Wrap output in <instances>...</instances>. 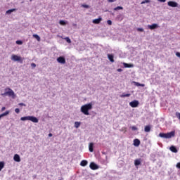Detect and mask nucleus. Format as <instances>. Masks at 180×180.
Masks as SVG:
<instances>
[{"label": "nucleus", "instance_id": "nucleus-1", "mask_svg": "<svg viewBox=\"0 0 180 180\" xmlns=\"http://www.w3.org/2000/svg\"><path fill=\"white\" fill-rule=\"evenodd\" d=\"M92 110V103H91L83 105L80 108L82 113L86 116H89V110Z\"/></svg>", "mask_w": 180, "mask_h": 180}, {"label": "nucleus", "instance_id": "nucleus-2", "mask_svg": "<svg viewBox=\"0 0 180 180\" xmlns=\"http://www.w3.org/2000/svg\"><path fill=\"white\" fill-rule=\"evenodd\" d=\"M1 96H12L15 98V92L11 88L7 87L5 89V92L1 94Z\"/></svg>", "mask_w": 180, "mask_h": 180}, {"label": "nucleus", "instance_id": "nucleus-3", "mask_svg": "<svg viewBox=\"0 0 180 180\" xmlns=\"http://www.w3.org/2000/svg\"><path fill=\"white\" fill-rule=\"evenodd\" d=\"M159 136L162 137L163 139H171L172 137H174L175 136V131H172L168 132L167 134L160 133L159 134Z\"/></svg>", "mask_w": 180, "mask_h": 180}, {"label": "nucleus", "instance_id": "nucleus-4", "mask_svg": "<svg viewBox=\"0 0 180 180\" xmlns=\"http://www.w3.org/2000/svg\"><path fill=\"white\" fill-rule=\"evenodd\" d=\"M20 120H22V122H25V120H30L33 123H39V119L33 116L22 117L20 118Z\"/></svg>", "mask_w": 180, "mask_h": 180}, {"label": "nucleus", "instance_id": "nucleus-5", "mask_svg": "<svg viewBox=\"0 0 180 180\" xmlns=\"http://www.w3.org/2000/svg\"><path fill=\"white\" fill-rule=\"evenodd\" d=\"M11 60L12 61H18L20 64H23V59L18 55L13 54L11 56Z\"/></svg>", "mask_w": 180, "mask_h": 180}, {"label": "nucleus", "instance_id": "nucleus-6", "mask_svg": "<svg viewBox=\"0 0 180 180\" xmlns=\"http://www.w3.org/2000/svg\"><path fill=\"white\" fill-rule=\"evenodd\" d=\"M91 169H92L93 171H95L96 169H99V166H98V165L95 164V162H91L90 163V165H89Z\"/></svg>", "mask_w": 180, "mask_h": 180}, {"label": "nucleus", "instance_id": "nucleus-7", "mask_svg": "<svg viewBox=\"0 0 180 180\" xmlns=\"http://www.w3.org/2000/svg\"><path fill=\"white\" fill-rule=\"evenodd\" d=\"M168 6H170L171 8H176L178 7V3L172 1H169L167 2Z\"/></svg>", "mask_w": 180, "mask_h": 180}, {"label": "nucleus", "instance_id": "nucleus-8", "mask_svg": "<svg viewBox=\"0 0 180 180\" xmlns=\"http://www.w3.org/2000/svg\"><path fill=\"white\" fill-rule=\"evenodd\" d=\"M139 101L136 100H134L131 102L129 103V105L131 106V108H137V106H139Z\"/></svg>", "mask_w": 180, "mask_h": 180}, {"label": "nucleus", "instance_id": "nucleus-9", "mask_svg": "<svg viewBox=\"0 0 180 180\" xmlns=\"http://www.w3.org/2000/svg\"><path fill=\"white\" fill-rule=\"evenodd\" d=\"M57 61L58 63H59L60 64H65V58L63 57V56H60L57 58Z\"/></svg>", "mask_w": 180, "mask_h": 180}, {"label": "nucleus", "instance_id": "nucleus-10", "mask_svg": "<svg viewBox=\"0 0 180 180\" xmlns=\"http://www.w3.org/2000/svg\"><path fill=\"white\" fill-rule=\"evenodd\" d=\"M148 27L150 30H154V29H158L159 26H158V24L154 23V24H152L151 25H148Z\"/></svg>", "mask_w": 180, "mask_h": 180}, {"label": "nucleus", "instance_id": "nucleus-11", "mask_svg": "<svg viewBox=\"0 0 180 180\" xmlns=\"http://www.w3.org/2000/svg\"><path fill=\"white\" fill-rule=\"evenodd\" d=\"M101 22H102V18H101V17L93 20V23H94V25H99V23H101Z\"/></svg>", "mask_w": 180, "mask_h": 180}, {"label": "nucleus", "instance_id": "nucleus-12", "mask_svg": "<svg viewBox=\"0 0 180 180\" xmlns=\"http://www.w3.org/2000/svg\"><path fill=\"white\" fill-rule=\"evenodd\" d=\"M13 160L15 161V162H20V156H19L18 154H15L14 155Z\"/></svg>", "mask_w": 180, "mask_h": 180}, {"label": "nucleus", "instance_id": "nucleus-13", "mask_svg": "<svg viewBox=\"0 0 180 180\" xmlns=\"http://www.w3.org/2000/svg\"><path fill=\"white\" fill-rule=\"evenodd\" d=\"M134 146L135 147H139V146H140V140L138 139H136L134 140Z\"/></svg>", "mask_w": 180, "mask_h": 180}, {"label": "nucleus", "instance_id": "nucleus-14", "mask_svg": "<svg viewBox=\"0 0 180 180\" xmlns=\"http://www.w3.org/2000/svg\"><path fill=\"white\" fill-rule=\"evenodd\" d=\"M169 150L172 153H178V149L174 146H170Z\"/></svg>", "mask_w": 180, "mask_h": 180}, {"label": "nucleus", "instance_id": "nucleus-15", "mask_svg": "<svg viewBox=\"0 0 180 180\" xmlns=\"http://www.w3.org/2000/svg\"><path fill=\"white\" fill-rule=\"evenodd\" d=\"M141 164V159H136L134 160V165L136 167L140 165Z\"/></svg>", "mask_w": 180, "mask_h": 180}, {"label": "nucleus", "instance_id": "nucleus-16", "mask_svg": "<svg viewBox=\"0 0 180 180\" xmlns=\"http://www.w3.org/2000/svg\"><path fill=\"white\" fill-rule=\"evenodd\" d=\"M108 58L110 60L111 63H115V59L113 55L112 54H108Z\"/></svg>", "mask_w": 180, "mask_h": 180}, {"label": "nucleus", "instance_id": "nucleus-17", "mask_svg": "<svg viewBox=\"0 0 180 180\" xmlns=\"http://www.w3.org/2000/svg\"><path fill=\"white\" fill-rule=\"evenodd\" d=\"M81 167H86L88 165V161L87 160H82L80 162Z\"/></svg>", "mask_w": 180, "mask_h": 180}, {"label": "nucleus", "instance_id": "nucleus-18", "mask_svg": "<svg viewBox=\"0 0 180 180\" xmlns=\"http://www.w3.org/2000/svg\"><path fill=\"white\" fill-rule=\"evenodd\" d=\"M90 153H94V143H90L89 146Z\"/></svg>", "mask_w": 180, "mask_h": 180}, {"label": "nucleus", "instance_id": "nucleus-19", "mask_svg": "<svg viewBox=\"0 0 180 180\" xmlns=\"http://www.w3.org/2000/svg\"><path fill=\"white\" fill-rule=\"evenodd\" d=\"M144 130H145L146 133H150V131L151 130V127H150L149 125L146 126Z\"/></svg>", "mask_w": 180, "mask_h": 180}, {"label": "nucleus", "instance_id": "nucleus-20", "mask_svg": "<svg viewBox=\"0 0 180 180\" xmlns=\"http://www.w3.org/2000/svg\"><path fill=\"white\" fill-rule=\"evenodd\" d=\"M124 67L125 68H131L133 67V65L124 63Z\"/></svg>", "mask_w": 180, "mask_h": 180}, {"label": "nucleus", "instance_id": "nucleus-21", "mask_svg": "<svg viewBox=\"0 0 180 180\" xmlns=\"http://www.w3.org/2000/svg\"><path fill=\"white\" fill-rule=\"evenodd\" d=\"M9 115V111H6L5 112L0 115V120L1 117H4V116H8Z\"/></svg>", "mask_w": 180, "mask_h": 180}, {"label": "nucleus", "instance_id": "nucleus-22", "mask_svg": "<svg viewBox=\"0 0 180 180\" xmlns=\"http://www.w3.org/2000/svg\"><path fill=\"white\" fill-rule=\"evenodd\" d=\"M32 37H33L34 39H36L37 40V41H40L41 39H40V37H39L38 34H34L32 35Z\"/></svg>", "mask_w": 180, "mask_h": 180}, {"label": "nucleus", "instance_id": "nucleus-23", "mask_svg": "<svg viewBox=\"0 0 180 180\" xmlns=\"http://www.w3.org/2000/svg\"><path fill=\"white\" fill-rule=\"evenodd\" d=\"M120 98H129V96H130V94H123L120 95Z\"/></svg>", "mask_w": 180, "mask_h": 180}, {"label": "nucleus", "instance_id": "nucleus-24", "mask_svg": "<svg viewBox=\"0 0 180 180\" xmlns=\"http://www.w3.org/2000/svg\"><path fill=\"white\" fill-rule=\"evenodd\" d=\"M79 126H81V122H75V127L76 129H78V127H79Z\"/></svg>", "mask_w": 180, "mask_h": 180}, {"label": "nucleus", "instance_id": "nucleus-25", "mask_svg": "<svg viewBox=\"0 0 180 180\" xmlns=\"http://www.w3.org/2000/svg\"><path fill=\"white\" fill-rule=\"evenodd\" d=\"M15 11H16V9H15V8L10 9L6 11V13H7V15H10V13H12V12H15Z\"/></svg>", "mask_w": 180, "mask_h": 180}, {"label": "nucleus", "instance_id": "nucleus-26", "mask_svg": "<svg viewBox=\"0 0 180 180\" xmlns=\"http://www.w3.org/2000/svg\"><path fill=\"white\" fill-rule=\"evenodd\" d=\"M4 167H5V162H0V171H2Z\"/></svg>", "mask_w": 180, "mask_h": 180}, {"label": "nucleus", "instance_id": "nucleus-27", "mask_svg": "<svg viewBox=\"0 0 180 180\" xmlns=\"http://www.w3.org/2000/svg\"><path fill=\"white\" fill-rule=\"evenodd\" d=\"M60 25H61L62 26H65V25H67V22L64 20H60L59 21Z\"/></svg>", "mask_w": 180, "mask_h": 180}, {"label": "nucleus", "instance_id": "nucleus-28", "mask_svg": "<svg viewBox=\"0 0 180 180\" xmlns=\"http://www.w3.org/2000/svg\"><path fill=\"white\" fill-rule=\"evenodd\" d=\"M120 10H123L122 6H117L116 8H114V11H120Z\"/></svg>", "mask_w": 180, "mask_h": 180}, {"label": "nucleus", "instance_id": "nucleus-29", "mask_svg": "<svg viewBox=\"0 0 180 180\" xmlns=\"http://www.w3.org/2000/svg\"><path fill=\"white\" fill-rule=\"evenodd\" d=\"M136 86H143V87L146 86V85L144 84H140L139 82H136Z\"/></svg>", "mask_w": 180, "mask_h": 180}, {"label": "nucleus", "instance_id": "nucleus-30", "mask_svg": "<svg viewBox=\"0 0 180 180\" xmlns=\"http://www.w3.org/2000/svg\"><path fill=\"white\" fill-rule=\"evenodd\" d=\"M16 44H18V45H22L23 44V41H22L21 40H18L15 41Z\"/></svg>", "mask_w": 180, "mask_h": 180}, {"label": "nucleus", "instance_id": "nucleus-31", "mask_svg": "<svg viewBox=\"0 0 180 180\" xmlns=\"http://www.w3.org/2000/svg\"><path fill=\"white\" fill-rule=\"evenodd\" d=\"M150 4V0H144L141 2V4Z\"/></svg>", "mask_w": 180, "mask_h": 180}, {"label": "nucleus", "instance_id": "nucleus-32", "mask_svg": "<svg viewBox=\"0 0 180 180\" xmlns=\"http://www.w3.org/2000/svg\"><path fill=\"white\" fill-rule=\"evenodd\" d=\"M82 8H86V9L89 8V6L86 4L82 5Z\"/></svg>", "mask_w": 180, "mask_h": 180}, {"label": "nucleus", "instance_id": "nucleus-33", "mask_svg": "<svg viewBox=\"0 0 180 180\" xmlns=\"http://www.w3.org/2000/svg\"><path fill=\"white\" fill-rule=\"evenodd\" d=\"M15 113H20V110L19 108H15Z\"/></svg>", "mask_w": 180, "mask_h": 180}, {"label": "nucleus", "instance_id": "nucleus-34", "mask_svg": "<svg viewBox=\"0 0 180 180\" xmlns=\"http://www.w3.org/2000/svg\"><path fill=\"white\" fill-rule=\"evenodd\" d=\"M137 32H144V29H143V28H137Z\"/></svg>", "mask_w": 180, "mask_h": 180}, {"label": "nucleus", "instance_id": "nucleus-35", "mask_svg": "<svg viewBox=\"0 0 180 180\" xmlns=\"http://www.w3.org/2000/svg\"><path fill=\"white\" fill-rule=\"evenodd\" d=\"M107 23H108V25H109L110 26H111V25H112V20H108L107 21Z\"/></svg>", "mask_w": 180, "mask_h": 180}, {"label": "nucleus", "instance_id": "nucleus-36", "mask_svg": "<svg viewBox=\"0 0 180 180\" xmlns=\"http://www.w3.org/2000/svg\"><path fill=\"white\" fill-rule=\"evenodd\" d=\"M65 40L68 43H71V39H70L68 37H66Z\"/></svg>", "mask_w": 180, "mask_h": 180}, {"label": "nucleus", "instance_id": "nucleus-37", "mask_svg": "<svg viewBox=\"0 0 180 180\" xmlns=\"http://www.w3.org/2000/svg\"><path fill=\"white\" fill-rule=\"evenodd\" d=\"M31 67H32V68H36V63H32V64H31Z\"/></svg>", "mask_w": 180, "mask_h": 180}, {"label": "nucleus", "instance_id": "nucleus-38", "mask_svg": "<svg viewBox=\"0 0 180 180\" xmlns=\"http://www.w3.org/2000/svg\"><path fill=\"white\" fill-rule=\"evenodd\" d=\"M19 106H26V104L23 103H20Z\"/></svg>", "mask_w": 180, "mask_h": 180}, {"label": "nucleus", "instance_id": "nucleus-39", "mask_svg": "<svg viewBox=\"0 0 180 180\" xmlns=\"http://www.w3.org/2000/svg\"><path fill=\"white\" fill-rule=\"evenodd\" d=\"M131 130L136 131V130H137V128H136L135 126H133V127H131Z\"/></svg>", "mask_w": 180, "mask_h": 180}, {"label": "nucleus", "instance_id": "nucleus-40", "mask_svg": "<svg viewBox=\"0 0 180 180\" xmlns=\"http://www.w3.org/2000/svg\"><path fill=\"white\" fill-rule=\"evenodd\" d=\"M176 57H179L180 58V53L179 52H176Z\"/></svg>", "mask_w": 180, "mask_h": 180}, {"label": "nucleus", "instance_id": "nucleus-41", "mask_svg": "<svg viewBox=\"0 0 180 180\" xmlns=\"http://www.w3.org/2000/svg\"><path fill=\"white\" fill-rule=\"evenodd\" d=\"M176 168H179V169H180V162H178L176 164Z\"/></svg>", "mask_w": 180, "mask_h": 180}, {"label": "nucleus", "instance_id": "nucleus-42", "mask_svg": "<svg viewBox=\"0 0 180 180\" xmlns=\"http://www.w3.org/2000/svg\"><path fill=\"white\" fill-rule=\"evenodd\" d=\"M117 71L118 72H122V71H123V70L121 69V68H119V69L117 70Z\"/></svg>", "mask_w": 180, "mask_h": 180}, {"label": "nucleus", "instance_id": "nucleus-43", "mask_svg": "<svg viewBox=\"0 0 180 180\" xmlns=\"http://www.w3.org/2000/svg\"><path fill=\"white\" fill-rule=\"evenodd\" d=\"M5 109H6V108L2 107V108H1V112H4V110H5Z\"/></svg>", "mask_w": 180, "mask_h": 180}, {"label": "nucleus", "instance_id": "nucleus-44", "mask_svg": "<svg viewBox=\"0 0 180 180\" xmlns=\"http://www.w3.org/2000/svg\"><path fill=\"white\" fill-rule=\"evenodd\" d=\"M108 2H116V0H108Z\"/></svg>", "mask_w": 180, "mask_h": 180}, {"label": "nucleus", "instance_id": "nucleus-45", "mask_svg": "<svg viewBox=\"0 0 180 180\" xmlns=\"http://www.w3.org/2000/svg\"><path fill=\"white\" fill-rule=\"evenodd\" d=\"M159 2H165L167 0H158Z\"/></svg>", "mask_w": 180, "mask_h": 180}, {"label": "nucleus", "instance_id": "nucleus-46", "mask_svg": "<svg viewBox=\"0 0 180 180\" xmlns=\"http://www.w3.org/2000/svg\"><path fill=\"white\" fill-rule=\"evenodd\" d=\"M49 137H53V134H49Z\"/></svg>", "mask_w": 180, "mask_h": 180}]
</instances>
